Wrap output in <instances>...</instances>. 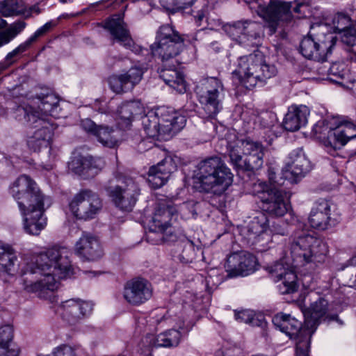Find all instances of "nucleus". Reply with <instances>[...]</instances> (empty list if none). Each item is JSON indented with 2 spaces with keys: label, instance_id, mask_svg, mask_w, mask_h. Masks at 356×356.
I'll return each mask as SVG.
<instances>
[{
  "label": "nucleus",
  "instance_id": "obj_21",
  "mask_svg": "<svg viewBox=\"0 0 356 356\" xmlns=\"http://www.w3.org/2000/svg\"><path fill=\"white\" fill-rule=\"evenodd\" d=\"M124 298L134 306L145 303L152 296L151 284L143 278H134L128 281L124 288Z\"/></svg>",
  "mask_w": 356,
  "mask_h": 356
},
{
  "label": "nucleus",
  "instance_id": "obj_4",
  "mask_svg": "<svg viewBox=\"0 0 356 356\" xmlns=\"http://www.w3.org/2000/svg\"><path fill=\"white\" fill-rule=\"evenodd\" d=\"M186 117L170 108H161L149 111L142 118V124L147 136L168 140L185 126Z\"/></svg>",
  "mask_w": 356,
  "mask_h": 356
},
{
  "label": "nucleus",
  "instance_id": "obj_34",
  "mask_svg": "<svg viewBox=\"0 0 356 356\" xmlns=\"http://www.w3.org/2000/svg\"><path fill=\"white\" fill-rule=\"evenodd\" d=\"M54 26V24L52 22H48L39 28L30 38H29L24 42L20 44L17 47H16L14 50L9 52L6 56V60L10 62V64L13 63V61L12 59L14 57H16L24 52L29 50L33 44H34L38 38L46 35L52 27Z\"/></svg>",
  "mask_w": 356,
  "mask_h": 356
},
{
  "label": "nucleus",
  "instance_id": "obj_43",
  "mask_svg": "<svg viewBox=\"0 0 356 356\" xmlns=\"http://www.w3.org/2000/svg\"><path fill=\"white\" fill-rule=\"evenodd\" d=\"M24 12V7L17 0H3L0 1V13L5 17L18 15Z\"/></svg>",
  "mask_w": 356,
  "mask_h": 356
},
{
  "label": "nucleus",
  "instance_id": "obj_64",
  "mask_svg": "<svg viewBox=\"0 0 356 356\" xmlns=\"http://www.w3.org/2000/svg\"><path fill=\"white\" fill-rule=\"evenodd\" d=\"M60 2L63 3H67L68 1L71 2L72 0H59Z\"/></svg>",
  "mask_w": 356,
  "mask_h": 356
},
{
  "label": "nucleus",
  "instance_id": "obj_18",
  "mask_svg": "<svg viewBox=\"0 0 356 356\" xmlns=\"http://www.w3.org/2000/svg\"><path fill=\"white\" fill-rule=\"evenodd\" d=\"M311 169L310 162L302 148L293 150L288 156L282 175L290 182H296L303 177Z\"/></svg>",
  "mask_w": 356,
  "mask_h": 356
},
{
  "label": "nucleus",
  "instance_id": "obj_17",
  "mask_svg": "<svg viewBox=\"0 0 356 356\" xmlns=\"http://www.w3.org/2000/svg\"><path fill=\"white\" fill-rule=\"evenodd\" d=\"M268 219L264 213H259L243 229L248 242L256 246L258 251H264L271 243L270 234L268 232Z\"/></svg>",
  "mask_w": 356,
  "mask_h": 356
},
{
  "label": "nucleus",
  "instance_id": "obj_51",
  "mask_svg": "<svg viewBox=\"0 0 356 356\" xmlns=\"http://www.w3.org/2000/svg\"><path fill=\"white\" fill-rule=\"evenodd\" d=\"M341 41L347 46L354 47L356 45V26L352 28L341 33Z\"/></svg>",
  "mask_w": 356,
  "mask_h": 356
},
{
  "label": "nucleus",
  "instance_id": "obj_59",
  "mask_svg": "<svg viewBox=\"0 0 356 356\" xmlns=\"http://www.w3.org/2000/svg\"><path fill=\"white\" fill-rule=\"evenodd\" d=\"M7 25V22L5 19L0 17V30H3L5 28H6Z\"/></svg>",
  "mask_w": 356,
  "mask_h": 356
},
{
  "label": "nucleus",
  "instance_id": "obj_6",
  "mask_svg": "<svg viewBox=\"0 0 356 356\" xmlns=\"http://www.w3.org/2000/svg\"><path fill=\"white\" fill-rule=\"evenodd\" d=\"M266 148L263 144L250 138L237 139L229 146L231 163L238 169L254 171L264 164V156Z\"/></svg>",
  "mask_w": 356,
  "mask_h": 356
},
{
  "label": "nucleus",
  "instance_id": "obj_37",
  "mask_svg": "<svg viewBox=\"0 0 356 356\" xmlns=\"http://www.w3.org/2000/svg\"><path fill=\"white\" fill-rule=\"evenodd\" d=\"M17 258L14 249L9 245L0 246V273L13 275L17 271L15 266Z\"/></svg>",
  "mask_w": 356,
  "mask_h": 356
},
{
  "label": "nucleus",
  "instance_id": "obj_12",
  "mask_svg": "<svg viewBox=\"0 0 356 356\" xmlns=\"http://www.w3.org/2000/svg\"><path fill=\"white\" fill-rule=\"evenodd\" d=\"M177 216V209L170 201L161 200L156 204L152 218L148 222L149 231L161 234L159 240L174 242L177 236L171 231V221Z\"/></svg>",
  "mask_w": 356,
  "mask_h": 356
},
{
  "label": "nucleus",
  "instance_id": "obj_44",
  "mask_svg": "<svg viewBox=\"0 0 356 356\" xmlns=\"http://www.w3.org/2000/svg\"><path fill=\"white\" fill-rule=\"evenodd\" d=\"M168 318L165 316L157 317L153 316L149 317L147 320L146 318L140 317L138 318L136 321V329L139 332L143 330L145 326L149 323L148 326H155L156 330L163 328L167 324Z\"/></svg>",
  "mask_w": 356,
  "mask_h": 356
},
{
  "label": "nucleus",
  "instance_id": "obj_32",
  "mask_svg": "<svg viewBox=\"0 0 356 356\" xmlns=\"http://www.w3.org/2000/svg\"><path fill=\"white\" fill-rule=\"evenodd\" d=\"M330 212V206L327 200H318L316 201L309 217L311 226L322 230L327 229L331 220Z\"/></svg>",
  "mask_w": 356,
  "mask_h": 356
},
{
  "label": "nucleus",
  "instance_id": "obj_29",
  "mask_svg": "<svg viewBox=\"0 0 356 356\" xmlns=\"http://www.w3.org/2000/svg\"><path fill=\"white\" fill-rule=\"evenodd\" d=\"M76 254L83 260L94 261L103 255V252L97 238L91 235H83L76 243Z\"/></svg>",
  "mask_w": 356,
  "mask_h": 356
},
{
  "label": "nucleus",
  "instance_id": "obj_14",
  "mask_svg": "<svg viewBox=\"0 0 356 356\" xmlns=\"http://www.w3.org/2000/svg\"><path fill=\"white\" fill-rule=\"evenodd\" d=\"M69 207L76 218L86 220L95 217L102 209V202L96 193L83 189L73 197Z\"/></svg>",
  "mask_w": 356,
  "mask_h": 356
},
{
  "label": "nucleus",
  "instance_id": "obj_62",
  "mask_svg": "<svg viewBox=\"0 0 356 356\" xmlns=\"http://www.w3.org/2000/svg\"><path fill=\"white\" fill-rule=\"evenodd\" d=\"M350 264L351 265L356 266V255L351 258Z\"/></svg>",
  "mask_w": 356,
  "mask_h": 356
},
{
  "label": "nucleus",
  "instance_id": "obj_35",
  "mask_svg": "<svg viewBox=\"0 0 356 356\" xmlns=\"http://www.w3.org/2000/svg\"><path fill=\"white\" fill-rule=\"evenodd\" d=\"M150 337L149 343L153 347L174 348L179 344L181 334L177 330L171 329Z\"/></svg>",
  "mask_w": 356,
  "mask_h": 356
},
{
  "label": "nucleus",
  "instance_id": "obj_50",
  "mask_svg": "<svg viewBox=\"0 0 356 356\" xmlns=\"http://www.w3.org/2000/svg\"><path fill=\"white\" fill-rule=\"evenodd\" d=\"M311 338L306 334L305 338L298 339L296 346V356H309Z\"/></svg>",
  "mask_w": 356,
  "mask_h": 356
},
{
  "label": "nucleus",
  "instance_id": "obj_55",
  "mask_svg": "<svg viewBox=\"0 0 356 356\" xmlns=\"http://www.w3.org/2000/svg\"><path fill=\"white\" fill-rule=\"evenodd\" d=\"M268 176L269 181L270 182L271 184L281 185V184H284V183H280L279 181L277 180V179H276V172L274 170V169L272 168H268Z\"/></svg>",
  "mask_w": 356,
  "mask_h": 356
},
{
  "label": "nucleus",
  "instance_id": "obj_56",
  "mask_svg": "<svg viewBox=\"0 0 356 356\" xmlns=\"http://www.w3.org/2000/svg\"><path fill=\"white\" fill-rule=\"evenodd\" d=\"M205 17L203 13L199 12L197 15L195 16V22L196 24L200 26L201 24V22L203 20V19Z\"/></svg>",
  "mask_w": 356,
  "mask_h": 356
},
{
  "label": "nucleus",
  "instance_id": "obj_60",
  "mask_svg": "<svg viewBox=\"0 0 356 356\" xmlns=\"http://www.w3.org/2000/svg\"><path fill=\"white\" fill-rule=\"evenodd\" d=\"M96 161L98 162V164L95 165V168H99V169L103 168L104 162L101 158L97 159Z\"/></svg>",
  "mask_w": 356,
  "mask_h": 356
},
{
  "label": "nucleus",
  "instance_id": "obj_53",
  "mask_svg": "<svg viewBox=\"0 0 356 356\" xmlns=\"http://www.w3.org/2000/svg\"><path fill=\"white\" fill-rule=\"evenodd\" d=\"M49 356H76L74 349L67 345H63L56 348Z\"/></svg>",
  "mask_w": 356,
  "mask_h": 356
},
{
  "label": "nucleus",
  "instance_id": "obj_58",
  "mask_svg": "<svg viewBox=\"0 0 356 356\" xmlns=\"http://www.w3.org/2000/svg\"><path fill=\"white\" fill-rule=\"evenodd\" d=\"M303 6H305L303 3H298L297 6L293 8V11L297 13H300V8Z\"/></svg>",
  "mask_w": 356,
  "mask_h": 356
},
{
  "label": "nucleus",
  "instance_id": "obj_52",
  "mask_svg": "<svg viewBox=\"0 0 356 356\" xmlns=\"http://www.w3.org/2000/svg\"><path fill=\"white\" fill-rule=\"evenodd\" d=\"M273 188H269L268 186L262 181H258L253 184L252 193L254 195H258L261 200V196L264 193H269Z\"/></svg>",
  "mask_w": 356,
  "mask_h": 356
},
{
  "label": "nucleus",
  "instance_id": "obj_23",
  "mask_svg": "<svg viewBox=\"0 0 356 356\" xmlns=\"http://www.w3.org/2000/svg\"><path fill=\"white\" fill-rule=\"evenodd\" d=\"M273 323L281 332L285 333L290 339H298L305 338V335L312 337V332L303 327L300 321L289 314L279 313L273 318Z\"/></svg>",
  "mask_w": 356,
  "mask_h": 356
},
{
  "label": "nucleus",
  "instance_id": "obj_13",
  "mask_svg": "<svg viewBox=\"0 0 356 356\" xmlns=\"http://www.w3.org/2000/svg\"><path fill=\"white\" fill-rule=\"evenodd\" d=\"M337 38L330 33L311 32L305 37L300 44V52L308 59L321 60L332 51Z\"/></svg>",
  "mask_w": 356,
  "mask_h": 356
},
{
  "label": "nucleus",
  "instance_id": "obj_41",
  "mask_svg": "<svg viewBox=\"0 0 356 356\" xmlns=\"http://www.w3.org/2000/svg\"><path fill=\"white\" fill-rule=\"evenodd\" d=\"M327 301L321 297L310 305L305 315L310 316L314 322L325 315L327 311Z\"/></svg>",
  "mask_w": 356,
  "mask_h": 356
},
{
  "label": "nucleus",
  "instance_id": "obj_30",
  "mask_svg": "<svg viewBox=\"0 0 356 356\" xmlns=\"http://www.w3.org/2000/svg\"><path fill=\"white\" fill-rule=\"evenodd\" d=\"M81 128L87 133L95 136L104 146L113 147L118 140L113 136L114 130L108 126L97 125L89 118L82 120L80 124Z\"/></svg>",
  "mask_w": 356,
  "mask_h": 356
},
{
  "label": "nucleus",
  "instance_id": "obj_1",
  "mask_svg": "<svg viewBox=\"0 0 356 356\" xmlns=\"http://www.w3.org/2000/svg\"><path fill=\"white\" fill-rule=\"evenodd\" d=\"M70 252L64 247H53L38 254L22 269L24 289L48 298L58 289L56 280L65 279L73 273Z\"/></svg>",
  "mask_w": 356,
  "mask_h": 356
},
{
  "label": "nucleus",
  "instance_id": "obj_48",
  "mask_svg": "<svg viewBox=\"0 0 356 356\" xmlns=\"http://www.w3.org/2000/svg\"><path fill=\"white\" fill-rule=\"evenodd\" d=\"M183 250L179 254V259L183 263H190L195 258V251L193 243L186 240L183 242Z\"/></svg>",
  "mask_w": 356,
  "mask_h": 356
},
{
  "label": "nucleus",
  "instance_id": "obj_25",
  "mask_svg": "<svg viewBox=\"0 0 356 356\" xmlns=\"http://www.w3.org/2000/svg\"><path fill=\"white\" fill-rule=\"evenodd\" d=\"M286 193L273 187L269 193L261 196V208L264 211L275 216H283L290 209L286 201Z\"/></svg>",
  "mask_w": 356,
  "mask_h": 356
},
{
  "label": "nucleus",
  "instance_id": "obj_7",
  "mask_svg": "<svg viewBox=\"0 0 356 356\" xmlns=\"http://www.w3.org/2000/svg\"><path fill=\"white\" fill-rule=\"evenodd\" d=\"M238 67L241 83L248 90L254 88L258 83H264L277 73L275 65L267 64L264 56L259 51L240 57Z\"/></svg>",
  "mask_w": 356,
  "mask_h": 356
},
{
  "label": "nucleus",
  "instance_id": "obj_16",
  "mask_svg": "<svg viewBox=\"0 0 356 356\" xmlns=\"http://www.w3.org/2000/svg\"><path fill=\"white\" fill-rule=\"evenodd\" d=\"M108 193L117 207L122 211H131L138 199L140 189L132 178L125 177L120 185L111 187Z\"/></svg>",
  "mask_w": 356,
  "mask_h": 356
},
{
  "label": "nucleus",
  "instance_id": "obj_3",
  "mask_svg": "<svg viewBox=\"0 0 356 356\" xmlns=\"http://www.w3.org/2000/svg\"><path fill=\"white\" fill-rule=\"evenodd\" d=\"M196 179L200 190L220 195L232 184L233 175L220 157L212 156L198 163Z\"/></svg>",
  "mask_w": 356,
  "mask_h": 356
},
{
  "label": "nucleus",
  "instance_id": "obj_39",
  "mask_svg": "<svg viewBox=\"0 0 356 356\" xmlns=\"http://www.w3.org/2000/svg\"><path fill=\"white\" fill-rule=\"evenodd\" d=\"M24 21L18 20L10 24L5 30L0 31V47L8 44L26 27Z\"/></svg>",
  "mask_w": 356,
  "mask_h": 356
},
{
  "label": "nucleus",
  "instance_id": "obj_9",
  "mask_svg": "<svg viewBox=\"0 0 356 356\" xmlns=\"http://www.w3.org/2000/svg\"><path fill=\"white\" fill-rule=\"evenodd\" d=\"M17 111L24 116L26 120L29 122L36 130L33 134L29 137L27 145L34 152L40 151L42 147H47L50 145L54 131L56 127L49 118H44L40 116L32 106H27L19 107Z\"/></svg>",
  "mask_w": 356,
  "mask_h": 356
},
{
  "label": "nucleus",
  "instance_id": "obj_15",
  "mask_svg": "<svg viewBox=\"0 0 356 356\" xmlns=\"http://www.w3.org/2000/svg\"><path fill=\"white\" fill-rule=\"evenodd\" d=\"M298 268L287 263L284 259L277 261L267 268L271 279L275 282H279L277 289L281 294L293 293L298 291V284L296 274V268Z\"/></svg>",
  "mask_w": 356,
  "mask_h": 356
},
{
  "label": "nucleus",
  "instance_id": "obj_61",
  "mask_svg": "<svg viewBox=\"0 0 356 356\" xmlns=\"http://www.w3.org/2000/svg\"><path fill=\"white\" fill-rule=\"evenodd\" d=\"M8 67V65L3 63H0V74L4 71L7 67Z\"/></svg>",
  "mask_w": 356,
  "mask_h": 356
},
{
  "label": "nucleus",
  "instance_id": "obj_49",
  "mask_svg": "<svg viewBox=\"0 0 356 356\" xmlns=\"http://www.w3.org/2000/svg\"><path fill=\"white\" fill-rule=\"evenodd\" d=\"M94 161L91 156L83 157L81 159H74L72 161L70 165L74 172L77 174H82L86 169L92 167V163Z\"/></svg>",
  "mask_w": 356,
  "mask_h": 356
},
{
  "label": "nucleus",
  "instance_id": "obj_42",
  "mask_svg": "<svg viewBox=\"0 0 356 356\" xmlns=\"http://www.w3.org/2000/svg\"><path fill=\"white\" fill-rule=\"evenodd\" d=\"M235 318L240 323H244L252 327H260L264 323V317L259 318L252 310L246 309L235 312Z\"/></svg>",
  "mask_w": 356,
  "mask_h": 356
},
{
  "label": "nucleus",
  "instance_id": "obj_63",
  "mask_svg": "<svg viewBox=\"0 0 356 356\" xmlns=\"http://www.w3.org/2000/svg\"><path fill=\"white\" fill-rule=\"evenodd\" d=\"M350 51L356 55V44L350 49Z\"/></svg>",
  "mask_w": 356,
  "mask_h": 356
},
{
  "label": "nucleus",
  "instance_id": "obj_27",
  "mask_svg": "<svg viewBox=\"0 0 356 356\" xmlns=\"http://www.w3.org/2000/svg\"><path fill=\"white\" fill-rule=\"evenodd\" d=\"M61 315L70 324L77 323L80 319L90 315L92 310V303L81 300L70 299L63 302L60 307Z\"/></svg>",
  "mask_w": 356,
  "mask_h": 356
},
{
  "label": "nucleus",
  "instance_id": "obj_31",
  "mask_svg": "<svg viewBox=\"0 0 356 356\" xmlns=\"http://www.w3.org/2000/svg\"><path fill=\"white\" fill-rule=\"evenodd\" d=\"M309 115V108L304 105L291 106L285 115L283 127L289 131H298L307 122Z\"/></svg>",
  "mask_w": 356,
  "mask_h": 356
},
{
  "label": "nucleus",
  "instance_id": "obj_10",
  "mask_svg": "<svg viewBox=\"0 0 356 356\" xmlns=\"http://www.w3.org/2000/svg\"><path fill=\"white\" fill-rule=\"evenodd\" d=\"M225 88L221 80L208 77L195 88L198 100L208 117L213 118L222 109Z\"/></svg>",
  "mask_w": 356,
  "mask_h": 356
},
{
  "label": "nucleus",
  "instance_id": "obj_47",
  "mask_svg": "<svg viewBox=\"0 0 356 356\" xmlns=\"http://www.w3.org/2000/svg\"><path fill=\"white\" fill-rule=\"evenodd\" d=\"M334 32L339 34L355 26L350 17L343 13H337L332 20Z\"/></svg>",
  "mask_w": 356,
  "mask_h": 356
},
{
  "label": "nucleus",
  "instance_id": "obj_11",
  "mask_svg": "<svg viewBox=\"0 0 356 356\" xmlns=\"http://www.w3.org/2000/svg\"><path fill=\"white\" fill-rule=\"evenodd\" d=\"M184 47V39L170 25H163L157 32L156 42L151 46L152 54L162 63L177 60Z\"/></svg>",
  "mask_w": 356,
  "mask_h": 356
},
{
  "label": "nucleus",
  "instance_id": "obj_38",
  "mask_svg": "<svg viewBox=\"0 0 356 356\" xmlns=\"http://www.w3.org/2000/svg\"><path fill=\"white\" fill-rule=\"evenodd\" d=\"M329 79L342 86L348 87V84L352 83L349 70L343 63H334L328 70Z\"/></svg>",
  "mask_w": 356,
  "mask_h": 356
},
{
  "label": "nucleus",
  "instance_id": "obj_28",
  "mask_svg": "<svg viewBox=\"0 0 356 356\" xmlns=\"http://www.w3.org/2000/svg\"><path fill=\"white\" fill-rule=\"evenodd\" d=\"M177 170V165L170 157H166L156 165L152 166L148 172V181L154 188L163 186L171 174Z\"/></svg>",
  "mask_w": 356,
  "mask_h": 356
},
{
  "label": "nucleus",
  "instance_id": "obj_36",
  "mask_svg": "<svg viewBox=\"0 0 356 356\" xmlns=\"http://www.w3.org/2000/svg\"><path fill=\"white\" fill-rule=\"evenodd\" d=\"M14 337V330L10 325L0 327V356H18L19 350L10 348Z\"/></svg>",
  "mask_w": 356,
  "mask_h": 356
},
{
  "label": "nucleus",
  "instance_id": "obj_20",
  "mask_svg": "<svg viewBox=\"0 0 356 356\" xmlns=\"http://www.w3.org/2000/svg\"><path fill=\"white\" fill-rule=\"evenodd\" d=\"M257 264V259L252 254L241 252L228 257L225 268L230 277L247 276L255 271Z\"/></svg>",
  "mask_w": 356,
  "mask_h": 356
},
{
  "label": "nucleus",
  "instance_id": "obj_22",
  "mask_svg": "<svg viewBox=\"0 0 356 356\" xmlns=\"http://www.w3.org/2000/svg\"><path fill=\"white\" fill-rule=\"evenodd\" d=\"M356 138V125L351 122L340 121L327 134L324 144L327 147L336 150L343 147L350 139Z\"/></svg>",
  "mask_w": 356,
  "mask_h": 356
},
{
  "label": "nucleus",
  "instance_id": "obj_54",
  "mask_svg": "<svg viewBox=\"0 0 356 356\" xmlns=\"http://www.w3.org/2000/svg\"><path fill=\"white\" fill-rule=\"evenodd\" d=\"M268 232L270 234V238H272V234L284 235L286 232L285 229L282 227L280 224V222H274L273 225L269 227L268 225Z\"/></svg>",
  "mask_w": 356,
  "mask_h": 356
},
{
  "label": "nucleus",
  "instance_id": "obj_57",
  "mask_svg": "<svg viewBox=\"0 0 356 356\" xmlns=\"http://www.w3.org/2000/svg\"><path fill=\"white\" fill-rule=\"evenodd\" d=\"M210 47L212 48L215 52H218L220 50V47L217 42H211L210 44Z\"/></svg>",
  "mask_w": 356,
  "mask_h": 356
},
{
  "label": "nucleus",
  "instance_id": "obj_5",
  "mask_svg": "<svg viewBox=\"0 0 356 356\" xmlns=\"http://www.w3.org/2000/svg\"><path fill=\"white\" fill-rule=\"evenodd\" d=\"M291 265L296 267L307 264H323L325 261L328 248L322 240L302 232L296 234L289 245Z\"/></svg>",
  "mask_w": 356,
  "mask_h": 356
},
{
  "label": "nucleus",
  "instance_id": "obj_33",
  "mask_svg": "<svg viewBox=\"0 0 356 356\" xmlns=\"http://www.w3.org/2000/svg\"><path fill=\"white\" fill-rule=\"evenodd\" d=\"M142 110L140 102L131 101L122 104L117 111L119 127L122 129L129 128L134 115L140 113Z\"/></svg>",
  "mask_w": 356,
  "mask_h": 356
},
{
  "label": "nucleus",
  "instance_id": "obj_24",
  "mask_svg": "<svg viewBox=\"0 0 356 356\" xmlns=\"http://www.w3.org/2000/svg\"><path fill=\"white\" fill-rule=\"evenodd\" d=\"M179 65V63L177 60L162 63L158 72L160 78L167 85L179 93H184L186 90V85L184 74L181 72Z\"/></svg>",
  "mask_w": 356,
  "mask_h": 356
},
{
  "label": "nucleus",
  "instance_id": "obj_40",
  "mask_svg": "<svg viewBox=\"0 0 356 356\" xmlns=\"http://www.w3.org/2000/svg\"><path fill=\"white\" fill-rule=\"evenodd\" d=\"M40 104H38V108L40 111H37L39 113L40 116L47 118L46 116L51 115L54 108H56L58 104V100L52 94H47L42 97H38ZM35 111L36 110L32 107Z\"/></svg>",
  "mask_w": 356,
  "mask_h": 356
},
{
  "label": "nucleus",
  "instance_id": "obj_2",
  "mask_svg": "<svg viewBox=\"0 0 356 356\" xmlns=\"http://www.w3.org/2000/svg\"><path fill=\"white\" fill-rule=\"evenodd\" d=\"M10 193L17 202L24 216L25 232L38 236L47 226L45 208L49 207L51 200L45 196L36 182L26 175H20L10 186Z\"/></svg>",
  "mask_w": 356,
  "mask_h": 356
},
{
  "label": "nucleus",
  "instance_id": "obj_8",
  "mask_svg": "<svg viewBox=\"0 0 356 356\" xmlns=\"http://www.w3.org/2000/svg\"><path fill=\"white\" fill-rule=\"evenodd\" d=\"M252 10H255L268 24L270 34L275 33L279 26H282L293 19L291 3L282 0H245Z\"/></svg>",
  "mask_w": 356,
  "mask_h": 356
},
{
  "label": "nucleus",
  "instance_id": "obj_46",
  "mask_svg": "<svg viewBox=\"0 0 356 356\" xmlns=\"http://www.w3.org/2000/svg\"><path fill=\"white\" fill-rule=\"evenodd\" d=\"M263 35L262 26L259 23L246 20L245 32L243 38L250 40L252 44H257V42L252 40H259Z\"/></svg>",
  "mask_w": 356,
  "mask_h": 356
},
{
  "label": "nucleus",
  "instance_id": "obj_19",
  "mask_svg": "<svg viewBox=\"0 0 356 356\" xmlns=\"http://www.w3.org/2000/svg\"><path fill=\"white\" fill-rule=\"evenodd\" d=\"M104 29L108 31L113 38L120 42L126 49L138 52V47L133 40L127 24L121 15H115L106 19L104 22Z\"/></svg>",
  "mask_w": 356,
  "mask_h": 356
},
{
  "label": "nucleus",
  "instance_id": "obj_26",
  "mask_svg": "<svg viewBox=\"0 0 356 356\" xmlns=\"http://www.w3.org/2000/svg\"><path fill=\"white\" fill-rule=\"evenodd\" d=\"M144 70L140 67H131L127 72L119 75H113L108 79L111 89L120 94L133 88L141 81Z\"/></svg>",
  "mask_w": 356,
  "mask_h": 356
},
{
  "label": "nucleus",
  "instance_id": "obj_45",
  "mask_svg": "<svg viewBox=\"0 0 356 356\" xmlns=\"http://www.w3.org/2000/svg\"><path fill=\"white\" fill-rule=\"evenodd\" d=\"M246 26V20H241L227 24L225 30L234 40H238L239 42H244L243 40Z\"/></svg>",
  "mask_w": 356,
  "mask_h": 356
}]
</instances>
